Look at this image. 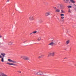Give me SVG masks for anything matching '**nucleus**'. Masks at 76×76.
<instances>
[{
  "mask_svg": "<svg viewBox=\"0 0 76 76\" xmlns=\"http://www.w3.org/2000/svg\"><path fill=\"white\" fill-rule=\"evenodd\" d=\"M21 58L25 60H29V58L26 56H21Z\"/></svg>",
  "mask_w": 76,
  "mask_h": 76,
  "instance_id": "f257e3e1",
  "label": "nucleus"
},
{
  "mask_svg": "<svg viewBox=\"0 0 76 76\" xmlns=\"http://www.w3.org/2000/svg\"><path fill=\"white\" fill-rule=\"evenodd\" d=\"M44 73V72H42L41 71H39L37 72L36 74L37 75L41 76L42 75V74Z\"/></svg>",
  "mask_w": 76,
  "mask_h": 76,
  "instance_id": "f03ea898",
  "label": "nucleus"
},
{
  "mask_svg": "<svg viewBox=\"0 0 76 76\" xmlns=\"http://www.w3.org/2000/svg\"><path fill=\"white\" fill-rule=\"evenodd\" d=\"M55 55V52H52V53H49L48 54V57H50V56H52V57H54Z\"/></svg>",
  "mask_w": 76,
  "mask_h": 76,
  "instance_id": "7ed1b4c3",
  "label": "nucleus"
},
{
  "mask_svg": "<svg viewBox=\"0 0 76 76\" xmlns=\"http://www.w3.org/2000/svg\"><path fill=\"white\" fill-rule=\"evenodd\" d=\"M57 44V43L52 42L48 44V45H50L51 46H53V45H55Z\"/></svg>",
  "mask_w": 76,
  "mask_h": 76,
  "instance_id": "20e7f679",
  "label": "nucleus"
},
{
  "mask_svg": "<svg viewBox=\"0 0 76 76\" xmlns=\"http://www.w3.org/2000/svg\"><path fill=\"white\" fill-rule=\"evenodd\" d=\"M8 61H10V62H11V63H16L17 62L15 61H12L10 59H8Z\"/></svg>",
  "mask_w": 76,
  "mask_h": 76,
  "instance_id": "39448f33",
  "label": "nucleus"
},
{
  "mask_svg": "<svg viewBox=\"0 0 76 76\" xmlns=\"http://www.w3.org/2000/svg\"><path fill=\"white\" fill-rule=\"evenodd\" d=\"M29 19L30 21H32V20H34V17L32 15L30 16L29 17Z\"/></svg>",
  "mask_w": 76,
  "mask_h": 76,
  "instance_id": "423d86ee",
  "label": "nucleus"
},
{
  "mask_svg": "<svg viewBox=\"0 0 76 76\" xmlns=\"http://www.w3.org/2000/svg\"><path fill=\"white\" fill-rule=\"evenodd\" d=\"M6 54L4 53H1V58H4Z\"/></svg>",
  "mask_w": 76,
  "mask_h": 76,
  "instance_id": "0eeeda50",
  "label": "nucleus"
},
{
  "mask_svg": "<svg viewBox=\"0 0 76 76\" xmlns=\"http://www.w3.org/2000/svg\"><path fill=\"white\" fill-rule=\"evenodd\" d=\"M0 76H8L3 72L0 73Z\"/></svg>",
  "mask_w": 76,
  "mask_h": 76,
  "instance_id": "6e6552de",
  "label": "nucleus"
},
{
  "mask_svg": "<svg viewBox=\"0 0 76 76\" xmlns=\"http://www.w3.org/2000/svg\"><path fill=\"white\" fill-rule=\"evenodd\" d=\"M7 64H9L10 65H13V66H16V64L13 63H7Z\"/></svg>",
  "mask_w": 76,
  "mask_h": 76,
  "instance_id": "1a4fd4ad",
  "label": "nucleus"
},
{
  "mask_svg": "<svg viewBox=\"0 0 76 76\" xmlns=\"http://www.w3.org/2000/svg\"><path fill=\"white\" fill-rule=\"evenodd\" d=\"M50 15V12H47L45 14L46 16H48Z\"/></svg>",
  "mask_w": 76,
  "mask_h": 76,
  "instance_id": "9d476101",
  "label": "nucleus"
},
{
  "mask_svg": "<svg viewBox=\"0 0 76 76\" xmlns=\"http://www.w3.org/2000/svg\"><path fill=\"white\" fill-rule=\"evenodd\" d=\"M70 1L71 3H73V4L75 3V1L74 0H70Z\"/></svg>",
  "mask_w": 76,
  "mask_h": 76,
  "instance_id": "9b49d317",
  "label": "nucleus"
},
{
  "mask_svg": "<svg viewBox=\"0 0 76 76\" xmlns=\"http://www.w3.org/2000/svg\"><path fill=\"white\" fill-rule=\"evenodd\" d=\"M38 21L40 23H41L42 22V19H39Z\"/></svg>",
  "mask_w": 76,
  "mask_h": 76,
  "instance_id": "f8f14e48",
  "label": "nucleus"
},
{
  "mask_svg": "<svg viewBox=\"0 0 76 76\" xmlns=\"http://www.w3.org/2000/svg\"><path fill=\"white\" fill-rule=\"evenodd\" d=\"M70 42V40H68L66 41V45H67L68 44H69V43Z\"/></svg>",
  "mask_w": 76,
  "mask_h": 76,
  "instance_id": "ddd939ff",
  "label": "nucleus"
},
{
  "mask_svg": "<svg viewBox=\"0 0 76 76\" xmlns=\"http://www.w3.org/2000/svg\"><path fill=\"white\" fill-rule=\"evenodd\" d=\"M37 31H34L33 32L30 33V35H31V34H36V33H37Z\"/></svg>",
  "mask_w": 76,
  "mask_h": 76,
  "instance_id": "4468645a",
  "label": "nucleus"
},
{
  "mask_svg": "<svg viewBox=\"0 0 76 76\" xmlns=\"http://www.w3.org/2000/svg\"><path fill=\"white\" fill-rule=\"evenodd\" d=\"M55 12L57 13H59L60 12V10L58 9H57L55 10Z\"/></svg>",
  "mask_w": 76,
  "mask_h": 76,
  "instance_id": "2eb2a0df",
  "label": "nucleus"
},
{
  "mask_svg": "<svg viewBox=\"0 0 76 76\" xmlns=\"http://www.w3.org/2000/svg\"><path fill=\"white\" fill-rule=\"evenodd\" d=\"M44 57V55H41V56H40L38 57V58H41Z\"/></svg>",
  "mask_w": 76,
  "mask_h": 76,
  "instance_id": "dca6fc26",
  "label": "nucleus"
},
{
  "mask_svg": "<svg viewBox=\"0 0 76 76\" xmlns=\"http://www.w3.org/2000/svg\"><path fill=\"white\" fill-rule=\"evenodd\" d=\"M13 44V42H10L8 43V45H12V44Z\"/></svg>",
  "mask_w": 76,
  "mask_h": 76,
  "instance_id": "f3484780",
  "label": "nucleus"
},
{
  "mask_svg": "<svg viewBox=\"0 0 76 76\" xmlns=\"http://www.w3.org/2000/svg\"><path fill=\"white\" fill-rule=\"evenodd\" d=\"M41 37H39L37 39V41H41Z\"/></svg>",
  "mask_w": 76,
  "mask_h": 76,
  "instance_id": "a211bd4d",
  "label": "nucleus"
},
{
  "mask_svg": "<svg viewBox=\"0 0 76 76\" xmlns=\"http://www.w3.org/2000/svg\"><path fill=\"white\" fill-rule=\"evenodd\" d=\"M64 1H65V3H67L68 2V0H63Z\"/></svg>",
  "mask_w": 76,
  "mask_h": 76,
  "instance_id": "6ab92c4d",
  "label": "nucleus"
},
{
  "mask_svg": "<svg viewBox=\"0 0 76 76\" xmlns=\"http://www.w3.org/2000/svg\"><path fill=\"white\" fill-rule=\"evenodd\" d=\"M1 61H2V62H4V58H2V59H1Z\"/></svg>",
  "mask_w": 76,
  "mask_h": 76,
  "instance_id": "aec40b11",
  "label": "nucleus"
},
{
  "mask_svg": "<svg viewBox=\"0 0 76 76\" xmlns=\"http://www.w3.org/2000/svg\"><path fill=\"white\" fill-rule=\"evenodd\" d=\"M67 7L68 8H72V7L71 6H67Z\"/></svg>",
  "mask_w": 76,
  "mask_h": 76,
  "instance_id": "412c9836",
  "label": "nucleus"
},
{
  "mask_svg": "<svg viewBox=\"0 0 76 76\" xmlns=\"http://www.w3.org/2000/svg\"><path fill=\"white\" fill-rule=\"evenodd\" d=\"M68 12L69 13H72V12H71V10H70L69 9L68 10Z\"/></svg>",
  "mask_w": 76,
  "mask_h": 76,
  "instance_id": "4be33fe9",
  "label": "nucleus"
},
{
  "mask_svg": "<svg viewBox=\"0 0 76 76\" xmlns=\"http://www.w3.org/2000/svg\"><path fill=\"white\" fill-rule=\"evenodd\" d=\"M62 13H64V11L63 10H61Z\"/></svg>",
  "mask_w": 76,
  "mask_h": 76,
  "instance_id": "5701e85b",
  "label": "nucleus"
},
{
  "mask_svg": "<svg viewBox=\"0 0 76 76\" xmlns=\"http://www.w3.org/2000/svg\"><path fill=\"white\" fill-rule=\"evenodd\" d=\"M61 16H64V14H61Z\"/></svg>",
  "mask_w": 76,
  "mask_h": 76,
  "instance_id": "b1692460",
  "label": "nucleus"
},
{
  "mask_svg": "<svg viewBox=\"0 0 76 76\" xmlns=\"http://www.w3.org/2000/svg\"><path fill=\"white\" fill-rule=\"evenodd\" d=\"M61 20L62 22H64V19Z\"/></svg>",
  "mask_w": 76,
  "mask_h": 76,
  "instance_id": "393cba45",
  "label": "nucleus"
},
{
  "mask_svg": "<svg viewBox=\"0 0 76 76\" xmlns=\"http://www.w3.org/2000/svg\"><path fill=\"white\" fill-rule=\"evenodd\" d=\"M18 73H21V71H18Z\"/></svg>",
  "mask_w": 76,
  "mask_h": 76,
  "instance_id": "a878e982",
  "label": "nucleus"
},
{
  "mask_svg": "<svg viewBox=\"0 0 76 76\" xmlns=\"http://www.w3.org/2000/svg\"><path fill=\"white\" fill-rule=\"evenodd\" d=\"M64 17H61V18L62 19H64Z\"/></svg>",
  "mask_w": 76,
  "mask_h": 76,
  "instance_id": "bb28decb",
  "label": "nucleus"
},
{
  "mask_svg": "<svg viewBox=\"0 0 76 76\" xmlns=\"http://www.w3.org/2000/svg\"><path fill=\"white\" fill-rule=\"evenodd\" d=\"M54 9H55V10H56L57 9V8L56 7H55V8H54Z\"/></svg>",
  "mask_w": 76,
  "mask_h": 76,
  "instance_id": "cd10ccee",
  "label": "nucleus"
},
{
  "mask_svg": "<svg viewBox=\"0 0 76 76\" xmlns=\"http://www.w3.org/2000/svg\"><path fill=\"white\" fill-rule=\"evenodd\" d=\"M1 37H2V36L1 35H0V38H1Z\"/></svg>",
  "mask_w": 76,
  "mask_h": 76,
  "instance_id": "c85d7f7f",
  "label": "nucleus"
},
{
  "mask_svg": "<svg viewBox=\"0 0 76 76\" xmlns=\"http://www.w3.org/2000/svg\"><path fill=\"white\" fill-rule=\"evenodd\" d=\"M9 0H8L7 1V2H9Z\"/></svg>",
  "mask_w": 76,
  "mask_h": 76,
  "instance_id": "c756f323",
  "label": "nucleus"
},
{
  "mask_svg": "<svg viewBox=\"0 0 76 76\" xmlns=\"http://www.w3.org/2000/svg\"><path fill=\"white\" fill-rule=\"evenodd\" d=\"M26 42V41H25V42H23V43H25V42Z\"/></svg>",
  "mask_w": 76,
  "mask_h": 76,
  "instance_id": "7c9ffc66",
  "label": "nucleus"
},
{
  "mask_svg": "<svg viewBox=\"0 0 76 76\" xmlns=\"http://www.w3.org/2000/svg\"><path fill=\"white\" fill-rule=\"evenodd\" d=\"M58 20H60V19L59 18H58Z\"/></svg>",
  "mask_w": 76,
  "mask_h": 76,
  "instance_id": "2f4dec72",
  "label": "nucleus"
},
{
  "mask_svg": "<svg viewBox=\"0 0 76 76\" xmlns=\"http://www.w3.org/2000/svg\"><path fill=\"white\" fill-rule=\"evenodd\" d=\"M74 6H76V5L74 4Z\"/></svg>",
  "mask_w": 76,
  "mask_h": 76,
  "instance_id": "473e14b6",
  "label": "nucleus"
},
{
  "mask_svg": "<svg viewBox=\"0 0 76 76\" xmlns=\"http://www.w3.org/2000/svg\"><path fill=\"white\" fill-rule=\"evenodd\" d=\"M60 7H61V5H60Z\"/></svg>",
  "mask_w": 76,
  "mask_h": 76,
  "instance_id": "72a5a7b5",
  "label": "nucleus"
},
{
  "mask_svg": "<svg viewBox=\"0 0 76 76\" xmlns=\"http://www.w3.org/2000/svg\"><path fill=\"white\" fill-rule=\"evenodd\" d=\"M0 58H1V55H0Z\"/></svg>",
  "mask_w": 76,
  "mask_h": 76,
  "instance_id": "f704fd0d",
  "label": "nucleus"
},
{
  "mask_svg": "<svg viewBox=\"0 0 76 76\" xmlns=\"http://www.w3.org/2000/svg\"><path fill=\"white\" fill-rule=\"evenodd\" d=\"M65 58H64V59H65Z\"/></svg>",
  "mask_w": 76,
  "mask_h": 76,
  "instance_id": "c9c22d12",
  "label": "nucleus"
},
{
  "mask_svg": "<svg viewBox=\"0 0 76 76\" xmlns=\"http://www.w3.org/2000/svg\"><path fill=\"white\" fill-rule=\"evenodd\" d=\"M75 66H76V64H75Z\"/></svg>",
  "mask_w": 76,
  "mask_h": 76,
  "instance_id": "e433bc0d",
  "label": "nucleus"
}]
</instances>
